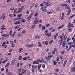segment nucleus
<instances>
[{"mask_svg": "<svg viewBox=\"0 0 75 75\" xmlns=\"http://www.w3.org/2000/svg\"><path fill=\"white\" fill-rule=\"evenodd\" d=\"M45 59H47V60H48V61H49V60H50V59H51V58L46 57H45Z\"/></svg>", "mask_w": 75, "mask_h": 75, "instance_id": "obj_23", "label": "nucleus"}, {"mask_svg": "<svg viewBox=\"0 0 75 75\" xmlns=\"http://www.w3.org/2000/svg\"><path fill=\"white\" fill-rule=\"evenodd\" d=\"M59 10H61L60 9H59V7H58L56 8V11H59Z\"/></svg>", "mask_w": 75, "mask_h": 75, "instance_id": "obj_37", "label": "nucleus"}, {"mask_svg": "<svg viewBox=\"0 0 75 75\" xmlns=\"http://www.w3.org/2000/svg\"><path fill=\"white\" fill-rule=\"evenodd\" d=\"M19 51L20 53H21L23 51V49L22 48H20L19 50Z\"/></svg>", "mask_w": 75, "mask_h": 75, "instance_id": "obj_12", "label": "nucleus"}, {"mask_svg": "<svg viewBox=\"0 0 75 75\" xmlns=\"http://www.w3.org/2000/svg\"><path fill=\"white\" fill-rule=\"evenodd\" d=\"M71 48H72V45H70L69 46V49H71Z\"/></svg>", "mask_w": 75, "mask_h": 75, "instance_id": "obj_53", "label": "nucleus"}, {"mask_svg": "<svg viewBox=\"0 0 75 75\" xmlns=\"http://www.w3.org/2000/svg\"><path fill=\"white\" fill-rule=\"evenodd\" d=\"M25 20L23 19L22 20V22L24 23V22H25Z\"/></svg>", "mask_w": 75, "mask_h": 75, "instance_id": "obj_58", "label": "nucleus"}, {"mask_svg": "<svg viewBox=\"0 0 75 75\" xmlns=\"http://www.w3.org/2000/svg\"><path fill=\"white\" fill-rule=\"evenodd\" d=\"M53 64H54V65H56V64H57V62H55V60H54L53 61Z\"/></svg>", "mask_w": 75, "mask_h": 75, "instance_id": "obj_27", "label": "nucleus"}, {"mask_svg": "<svg viewBox=\"0 0 75 75\" xmlns=\"http://www.w3.org/2000/svg\"><path fill=\"white\" fill-rule=\"evenodd\" d=\"M45 35H47V36H48V37H50V36H51V35H52V33H50L49 35V33L48 32L47 30H46L45 31Z\"/></svg>", "mask_w": 75, "mask_h": 75, "instance_id": "obj_1", "label": "nucleus"}, {"mask_svg": "<svg viewBox=\"0 0 75 75\" xmlns=\"http://www.w3.org/2000/svg\"><path fill=\"white\" fill-rule=\"evenodd\" d=\"M41 65H42V64H39L38 65V69L40 70L39 71V72H42V70L41 69Z\"/></svg>", "mask_w": 75, "mask_h": 75, "instance_id": "obj_3", "label": "nucleus"}, {"mask_svg": "<svg viewBox=\"0 0 75 75\" xmlns=\"http://www.w3.org/2000/svg\"><path fill=\"white\" fill-rule=\"evenodd\" d=\"M16 34V31H14L12 34V37L13 38L14 36V35Z\"/></svg>", "mask_w": 75, "mask_h": 75, "instance_id": "obj_28", "label": "nucleus"}, {"mask_svg": "<svg viewBox=\"0 0 75 75\" xmlns=\"http://www.w3.org/2000/svg\"><path fill=\"white\" fill-rule=\"evenodd\" d=\"M67 63V60H66L64 61V63L63 64V66L64 67H65V65Z\"/></svg>", "mask_w": 75, "mask_h": 75, "instance_id": "obj_9", "label": "nucleus"}, {"mask_svg": "<svg viewBox=\"0 0 75 75\" xmlns=\"http://www.w3.org/2000/svg\"><path fill=\"white\" fill-rule=\"evenodd\" d=\"M16 60L17 59L16 58H14V59L12 61L14 62H15V61H16Z\"/></svg>", "mask_w": 75, "mask_h": 75, "instance_id": "obj_52", "label": "nucleus"}, {"mask_svg": "<svg viewBox=\"0 0 75 75\" xmlns=\"http://www.w3.org/2000/svg\"><path fill=\"white\" fill-rule=\"evenodd\" d=\"M47 14H52V12L50 11V12H47Z\"/></svg>", "mask_w": 75, "mask_h": 75, "instance_id": "obj_40", "label": "nucleus"}, {"mask_svg": "<svg viewBox=\"0 0 75 75\" xmlns=\"http://www.w3.org/2000/svg\"><path fill=\"white\" fill-rule=\"evenodd\" d=\"M55 29H53L52 30V32H55Z\"/></svg>", "mask_w": 75, "mask_h": 75, "instance_id": "obj_61", "label": "nucleus"}, {"mask_svg": "<svg viewBox=\"0 0 75 75\" xmlns=\"http://www.w3.org/2000/svg\"><path fill=\"white\" fill-rule=\"evenodd\" d=\"M9 34H10L11 37H12V30H11L10 31Z\"/></svg>", "mask_w": 75, "mask_h": 75, "instance_id": "obj_13", "label": "nucleus"}, {"mask_svg": "<svg viewBox=\"0 0 75 75\" xmlns=\"http://www.w3.org/2000/svg\"><path fill=\"white\" fill-rule=\"evenodd\" d=\"M71 9H69L68 11V13L67 14V16H68V15H69V14L71 13Z\"/></svg>", "mask_w": 75, "mask_h": 75, "instance_id": "obj_11", "label": "nucleus"}, {"mask_svg": "<svg viewBox=\"0 0 75 75\" xmlns=\"http://www.w3.org/2000/svg\"><path fill=\"white\" fill-rule=\"evenodd\" d=\"M18 59L19 60H21V59H22V56L20 55Z\"/></svg>", "mask_w": 75, "mask_h": 75, "instance_id": "obj_20", "label": "nucleus"}, {"mask_svg": "<svg viewBox=\"0 0 75 75\" xmlns=\"http://www.w3.org/2000/svg\"><path fill=\"white\" fill-rule=\"evenodd\" d=\"M71 71L72 72H75V67H73L71 68Z\"/></svg>", "mask_w": 75, "mask_h": 75, "instance_id": "obj_7", "label": "nucleus"}, {"mask_svg": "<svg viewBox=\"0 0 75 75\" xmlns=\"http://www.w3.org/2000/svg\"><path fill=\"white\" fill-rule=\"evenodd\" d=\"M58 33H57L55 35V36L54 37V38L55 39V40H56V39H57V36H58Z\"/></svg>", "mask_w": 75, "mask_h": 75, "instance_id": "obj_10", "label": "nucleus"}, {"mask_svg": "<svg viewBox=\"0 0 75 75\" xmlns=\"http://www.w3.org/2000/svg\"><path fill=\"white\" fill-rule=\"evenodd\" d=\"M74 16H75V14H73L72 16H71L70 17H69V19L71 18H73Z\"/></svg>", "mask_w": 75, "mask_h": 75, "instance_id": "obj_17", "label": "nucleus"}, {"mask_svg": "<svg viewBox=\"0 0 75 75\" xmlns=\"http://www.w3.org/2000/svg\"><path fill=\"white\" fill-rule=\"evenodd\" d=\"M26 11H27L26 12V13L27 14H29V11H28V9H27L26 10Z\"/></svg>", "mask_w": 75, "mask_h": 75, "instance_id": "obj_55", "label": "nucleus"}, {"mask_svg": "<svg viewBox=\"0 0 75 75\" xmlns=\"http://www.w3.org/2000/svg\"><path fill=\"white\" fill-rule=\"evenodd\" d=\"M12 45V47H14V44L13 43V44H11Z\"/></svg>", "mask_w": 75, "mask_h": 75, "instance_id": "obj_57", "label": "nucleus"}, {"mask_svg": "<svg viewBox=\"0 0 75 75\" xmlns=\"http://www.w3.org/2000/svg\"><path fill=\"white\" fill-rule=\"evenodd\" d=\"M21 34H19L17 35V37H21Z\"/></svg>", "mask_w": 75, "mask_h": 75, "instance_id": "obj_56", "label": "nucleus"}, {"mask_svg": "<svg viewBox=\"0 0 75 75\" xmlns=\"http://www.w3.org/2000/svg\"><path fill=\"white\" fill-rule=\"evenodd\" d=\"M47 11V9H43L42 10V11Z\"/></svg>", "mask_w": 75, "mask_h": 75, "instance_id": "obj_62", "label": "nucleus"}, {"mask_svg": "<svg viewBox=\"0 0 75 75\" xmlns=\"http://www.w3.org/2000/svg\"><path fill=\"white\" fill-rule=\"evenodd\" d=\"M68 30L69 32H71V31H72V29L71 28H69L68 29Z\"/></svg>", "mask_w": 75, "mask_h": 75, "instance_id": "obj_29", "label": "nucleus"}, {"mask_svg": "<svg viewBox=\"0 0 75 75\" xmlns=\"http://www.w3.org/2000/svg\"><path fill=\"white\" fill-rule=\"evenodd\" d=\"M13 49L10 50H9V52H11V51H13Z\"/></svg>", "mask_w": 75, "mask_h": 75, "instance_id": "obj_63", "label": "nucleus"}, {"mask_svg": "<svg viewBox=\"0 0 75 75\" xmlns=\"http://www.w3.org/2000/svg\"><path fill=\"white\" fill-rule=\"evenodd\" d=\"M47 57H49V58H52V57H53V55H48L47 56Z\"/></svg>", "mask_w": 75, "mask_h": 75, "instance_id": "obj_42", "label": "nucleus"}, {"mask_svg": "<svg viewBox=\"0 0 75 75\" xmlns=\"http://www.w3.org/2000/svg\"><path fill=\"white\" fill-rule=\"evenodd\" d=\"M64 27V25H62L61 26H60L58 28V29L59 30V29H61V28H62V27Z\"/></svg>", "mask_w": 75, "mask_h": 75, "instance_id": "obj_24", "label": "nucleus"}, {"mask_svg": "<svg viewBox=\"0 0 75 75\" xmlns=\"http://www.w3.org/2000/svg\"><path fill=\"white\" fill-rule=\"evenodd\" d=\"M39 20H38V18H35V20L34 21L33 24H34L35 25L37 24V23H38V22Z\"/></svg>", "mask_w": 75, "mask_h": 75, "instance_id": "obj_4", "label": "nucleus"}, {"mask_svg": "<svg viewBox=\"0 0 75 75\" xmlns=\"http://www.w3.org/2000/svg\"><path fill=\"white\" fill-rule=\"evenodd\" d=\"M45 26H42V30H45Z\"/></svg>", "mask_w": 75, "mask_h": 75, "instance_id": "obj_19", "label": "nucleus"}, {"mask_svg": "<svg viewBox=\"0 0 75 75\" xmlns=\"http://www.w3.org/2000/svg\"><path fill=\"white\" fill-rule=\"evenodd\" d=\"M18 17H21L22 16V14H20L18 15Z\"/></svg>", "mask_w": 75, "mask_h": 75, "instance_id": "obj_46", "label": "nucleus"}, {"mask_svg": "<svg viewBox=\"0 0 75 75\" xmlns=\"http://www.w3.org/2000/svg\"><path fill=\"white\" fill-rule=\"evenodd\" d=\"M72 40H73V42L75 43V38L74 37H72Z\"/></svg>", "mask_w": 75, "mask_h": 75, "instance_id": "obj_25", "label": "nucleus"}, {"mask_svg": "<svg viewBox=\"0 0 75 75\" xmlns=\"http://www.w3.org/2000/svg\"><path fill=\"white\" fill-rule=\"evenodd\" d=\"M37 61L38 62H41V63H42L43 62L41 60H40V59H38L37 60Z\"/></svg>", "mask_w": 75, "mask_h": 75, "instance_id": "obj_16", "label": "nucleus"}, {"mask_svg": "<svg viewBox=\"0 0 75 75\" xmlns=\"http://www.w3.org/2000/svg\"><path fill=\"white\" fill-rule=\"evenodd\" d=\"M23 61H26V60H27V59L26 58V57H25L23 58Z\"/></svg>", "mask_w": 75, "mask_h": 75, "instance_id": "obj_43", "label": "nucleus"}, {"mask_svg": "<svg viewBox=\"0 0 75 75\" xmlns=\"http://www.w3.org/2000/svg\"><path fill=\"white\" fill-rule=\"evenodd\" d=\"M17 8H15L14 10V14H15L16 13V11H17Z\"/></svg>", "mask_w": 75, "mask_h": 75, "instance_id": "obj_34", "label": "nucleus"}, {"mask_svg": "<svg viewBox=\"0 0 75 75\" xmlns=\"http://www.w3.org/2000/svg\"><path fill=\"white\" fill-rule=\"evenodd\" d=\"M67 27L68 28H69V27H74V25L70 23H69Z\"/></svg>", "mask_w": 75, "mask_h": 75, "instance_id": "obj_5", "label": "nucleus"}, {"mask_svg": "<svg viewBox=\"0 0 75 75\" xmlns=\"http://www.w3.org/2000/svg\"><path fill=\"white\" fill-rule=\"evenodd\" d=\"M42 67L43 68H45V64H43Z\"/></svg>", "mask_w": 75, "mask_h": 75, "instance_id": "obj_38", "label": "nucleus"}, {"mask_svg": "<svg viewBox=\"0 0 75 75\" xmlns=\"http://www.w3.org/2000/svg\"><path fill=\"white\" fill-rule=\"evenodd\" d=\"M66 8L68 10H69V9H70V7L69 6H66Z\"/></svg>", "mask_w": 75, "mask_h": 75, "instance_id": "obj_45", "label": "nucleus"}, {"mask_svg": "<svg viewBox=\"0 0 75 75\" xmlns=\"http://www.w3.org/2000/svg\"><path fill=\"white\" fill-rule=\"evenodd\" d=\"M38 46L39 47H42V45L41 44H40V45H38Z\"/></svg>", "mask_w": 75, "mask_h": 75, "instance_id": "obj_59", "label": "nucleus"}, {"mask_svg": "<svg viewBox=\"0 0 75 75\" xmlns=\"http://www.w3.org/2000/svg\"><path fill=\"white\" fill-rule=\"evenodd\" d=\"M57 49L56 48H55L54 49V51H55H55H57Z\"/></svg>", "mask_w": 75, "mask_h": 75, "instance_id": "obj_64", "label": "nucleus"}, {"mask_svg": "<svg viewBox=\"0 0 75 75\" xmlns=\"http://www.w3.org/2000/svg\"><path fill=\"white\" fill-rule=\"evenodd\" d=\"M21 24V22H20V21H18L15 22L14 23V24L18 25V24Z\"/></svg>", "mask_w": 75, "mask_h": 75, "instance_id": "obj_6", "label": "nucleus"}, {"mask_svg": "<svg viewBox=\"0 0 75 75\" xmlns=\"http://www.w3.org/2000/svg\"><path fill=\"white\" fill-rule=\"evenodd\" d=\"M21 69H19L18 70V74H19V73H20L21 72Z\"/></svg>", "mask_w": 75, "mask_h": 75, "instance_id": "obj_39", "label": "nucleus"}, {"mask_svg": "<svg viewBox=\"0 0 75 75\" xmlns=\"http://www.w3.org/2000/svg\"><path fill=\"white\" fill-rule=\"evenodd\" d=\"M13 73L11 72H8V73H7V75H12V74H13Z\"/></svg>", "mask_w": 75, "mask_h": 75, "instance_id": "obj_18", "label": "nucleus"}, {"mask_svg": "<svg viewBox=\"0 0 75 75\" xmlns=\"http://www.w3.org/2000/svg\"><path fill=\"white\" fill-rule=\"evenodd\" d=\"M67 38V37L65 35H63V40L64 41H65Z\"/></svg>", "mask_w": 75, "mask_h": 75, "instance_id": "obj_8", "label": "nucleus"}, {"mask_svg": "<svg viewBox=\"0 0 75 75\" xmlns=\"http://www.w3.org/2000/svg\"><path fill=\"white\" fill-rule=\"evenodd\" d=\"M6 28H1V30H6Z\"/></svg>", "mask_w": 75, "mask_h": 75, "instance_id": "obj_49", "label": "nucleus"}, {"mask_svg": "<svg viewBox=\"0 0 75 75\" xmlns=\"http://www.w3.org/2000/svg\"><path fill=\"white\" fill-rule=\"evenodd\" d=\"M18 10L19 11H18L17 13H19V12H21V11H22V10L20 9V8H18Z\"/></svg>", "mask_w": 75, "mask_h": 75, "instance_id": "obj_26", "label": "nucleus"}, {"mask_svg": "<svg viewBox=\"0 0 75 75\" xmlns=\"http://www.w3.org/2000/svg\"><path fill=\"white\" fill-rule=\"evenodd\" d=\"M65 51H63V52H60V53L61 54H64V53H65Z\"/></svg>", "mask_w": 75, "mask_h": 75, "instance_id": "obj_32", "label": "nucleus"}, {"mask_svg": "<svg viewBox=\"0 0 75 75\" xmlns=\"http://www.w3.org/2000/svg\"><path fill=\"white\" fill-rule=\"evenodd\" d=\"M34 27H35V25H33L32 27V29H33L34 28Z\"/></svg>", "mask_w": 75, "mask_h": 75, "instance_id": "obj_54", "label": "nucleus"}, {"mask_svg": "<svg viewBox=\"0 0 75 75\" xmlns=\"http://www.w3.org/2000/svg\"><path fill=\"white\" fill-rule=\"evenodd\" d=\"M50 5L49 4V2H47L46 4V6H50Z\"/></svg>", "mask_w": 75, "mask_h": 75, "instance_id": "obj_33", "label": "nucleus"}, {"mask_svg": "<svg viewBox=\"0 0 75 75\" xmlns=\"http://www.w3.org/2000/svg\"><path fill=\"white\" fill-rule=\"evenodd\" d=\"M67 42H68L69 41H70V39L69 38H68L67 39Z\"/></svg>", "mask_w": 75, "mask_h": 75, "instance_id": "obj_60", "label": "nucleus"}, {"mask_svg": "<svg viewBox=\"0 0 75 75\" xmlns=\"http://www.w3.org/2000/svg\"><path fill=\"white\" fill-rule=\"evenodd\" d=\"M52 42H53V40H52L50 42L49 44H52Z\"/></svg>", "mask_w": 75, "mask_h": 75, "instance_id": "obj_47", "label": "nucleus"}, {"mask_svg": "<svg viewBox=\"0 0 75 75\" xmlns=\"http://www.w3.org/2000/svg\"><path fill=\"white\" fill-rule=\"evenodd\" d=\"M31 17H32V16H30L28 17L27 18L28 20H30V18H31Z\"/></svg>", "mask_w": 75, "mask_h": 75, "instance_id": "obj_35", "label": "nucleus"}, {"mask_svg": "<svg viewBox=\"0 0 75 75\" xmlns=\"http://www.w3.org/2000/svg\"><path fill=\"white\" fill-rule=\"evenodd\" d=\"M26 31L25 30H23L22 32H21V34H24L25 33Z\"/></svg>", "mask_w": 75, "mask_h": 75, "instance_id": "obj_22", "label": "nucleus"}, {"mask_svg": "<svg viewBox=\"0 0 75 75\" xmlns=\"http://www.w3.org/2000/svg\"><path fill=\"white\" fill-rule=\"evenodd\" d=\"M4 68H2L1 69V72H3V71H4Z\"/></svg>", "mask_w": 75, "mask_h": 75, "instance_id": "obj_48", "label": "nucleus"}, {"mask_svg": "<svg viewBox=\"0 0 75 75\" xmlns=\"http://www.w3.org/2000/svg\"><path fill=\"white\" fill-rule=\"evenodd\" d=\"M6 45V42H4L2 44L3 47H4V46L5 45Z\"/></svg>", "mask_w": 75, "mask_h": 75, "instance_id": "obj_36", "label": "nucleus"}, {"mask_svg": "<svg viewBox=\"0 0 75 75\" xmlns=\"http://www.w3.org/2000/svg\"><path fill=\"white\" fill-rule=\"evenodd\" d=\"M44 5V4H40V7H43V5Z\"/></svg>", "mask_w": 75, "mask_h": 75, "instance_id": "obj_44", "label": "nucleus"}, {"mask_svg": "<svg viewBox=\"0 0 75 75\" xmlns=\"http://www.w3.org/2000/svg\"><path fill=\"white\" fill-rule=\"evenodd\" d=\"M61 6H63V7H64L65 6H68V4H61Z\"/></svg>", "mask_w": 75, "mask_h": 75, "instance_id": "obj_14", "label": "nucleus"}, {"mask_svg": "<svg viewBox=\"0 0 75 75\" xmlns=\"http://www.w3.org/2000/svg\"><path fill=\"white\" fill-rule=\"evenodd\" d=\"M59 38L61 40H58V42H59V43H61V42H63V36L62 35H60L59 36Z\"/></svg>", "mask_w": 75, "mask_h": 75, "instance_id": "obj_2", "label": "nucleus"}, {"mask_svg": "<svg viewBox=\"0 0 75 75\" xmlns=\"http://www.w3.org/2000/svg\"><path fill=\"white\" fill-rule=\"evenodd\" d=\"M54 71L56 72H59V69H57L55 70Z\"/></svg>", "mask_w": 75, "mask_h": 75, "instance_id": "obj_30", "label": "nucleus"}, {"mask_svg": "<svg viewBox=\"0 0 75 75\" xmlns=\"http://www.w3.org/2000/svg\"><path fill=\"white\" fill-rule=\"evenodd\" d=\"M34 16L35 17H37L38 16V12H36V13H35Z\"/></svg>", "mask_w": 75, "mask_h": 75, "instance_id": "obj_21", "label": "nucleus"}, {"mask_svg": "<svg viewBox=\"0 0 75 75\" xmlns=\"http://www.w3.org/2000/svg\"><path fill=\"white\" fill-rule=\"evenodd\" d=\"M50 25L49 24H47L46 25V27H49V26H50Z\"/></svg>", "mask_w": 75, "mask_h": 75, "instance_id": "obj_50", "label": "nucleus"}, {"mask_svg": "<svg viewBox=\"0 0 75 75\" xmlns=\"http://www.w3.org/2000/svg\"><path fill=\"white\" fill-rule=\"evenodd\" d=\"M15 64V62H14L13 61H11V65H14Z\"/></svg>", "mask_w": 75, "mask_h": 75, "instance_id": "obj_15", "label": "nucleus"}, {"mask_svg": "<svg viewBox=\"0 0 75 75\" xmlns=\"http://www.w3.org/2000/svg\"><path fill=\"white\" fill-rule=\"evenodd\" d=\"M1 35L2 36L5 37H7V35L6 34H2Z\"/></svg>", "mask_w": 75, "mask_h": 75, "instance_id": "obj_31", "label": "nucleus"}, {"mask_svg": "<svg viewBox=\"0 0 75 75\" xmlns=\"http://www.w3.org/2000/svg\"><path fill=\"white\" fill-rule=\"evenodd\" d=\"M38 6V3H36L35 4V7H37Z\"/></svg>", "mask_w": 75, "mask_h": 75, "instance_id": "obj_51", "label": "nucleus"}, {"mask_svg": "<svg viewBox=\"0 0 75 75\" xmlns=\"http://www.w3.org/2000/svg\"><path fill=\"white\" fill-rule=\"evenodd\" d=\"M45 44L46 45H48V42H47V41H45Z\"/></svg>", "mask_w": 75, "mask_h": 75, "instance_id": "obj_41", "label": "nucleus"}]
</instances>
